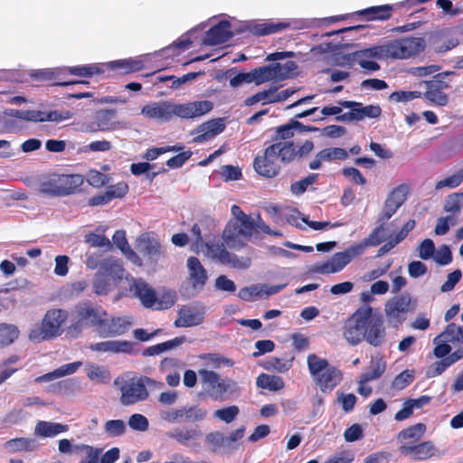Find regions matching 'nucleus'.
Wrapping results in <instances>:
<instances>
[{
  "label": "nucleus",
  "mask_w": 463,
  "mask_h": 463,
  "mask_svg": "<svg viewBox=\"0 0 463 463\" xmlns=\"http://www.w3.org/2000/svg\"><path fill=\"white\" fill-rule=\"evenodd\" d=\"M313 149L311 140H306L301 146H296L293 141L275 142L265 148L263 156L254 158L253 167L260 175L274 178L280 172V162L291 163L307 156Z\"/></svg>",
  "instance_id": "nucleus-1"
},
{
  "label": "nucleus",
  "mask_w": 463,
  "mask_h": 463,
  "mask_svg": "<svg viewBox=\"0 0 463 463\" xmlns=\"http://www.w3.org/2000/svg\"><path fill=\"white\" fill-rule=\"evenodd\" d=\"M343 335L353 345L366 340L373 346H380L385 338L383 319L373 314L370 306L361 307L345 320Z\"/></svg>",
  "instance_id": "nucleus-2"
},
{
  "label": "nucleus",
  "mask_w": 463,
  "mask_h": 463,
  "mask_svg": "<svg viewBox=\"0 0 463 463\" xmlns=\"http://www.w3.org/2000/svg\"><path fill=\"white\" fill-rule=\"evenodd\" d=\"M232 218L226 224L223 232V241L229 248H242L250 240L253 232L260 228L261 232L271 234V230L263 222L259 224L247 215L240 206L234 204L231 208Z\"/></svg>",
  "instance_id": "nucleus-3"
},
{
  "label": "nucleus",
  "mask_w": 463,
  "mask_h": 463,
  "mask_svg": "<svg viewBox=\"0 0 463 463\" xmlns=\"http://www.w3.org/2000/svg\"><path fill=\"white\" fill-rule=\"evenodd\" d=\"M213 108V104L210 100H199L184 104L159 101L145 105L141 113L148 118L169 121L174 116L182 118H198L210 112Z\"/></svg>",
  "instance_id": "nucleus-4"
},
{
  "label": "nucleus",
  "mask_w": 463,
  "mask_h": 463,
  "mask_svg": "<svg viewBox=\"0 0 463 463\" xmlns=\"http://www.w3.org/2000/svg\"><path fill=\"white\" fill-rule=\"evenodd\" d=\"M71 316L72 323L68 327V333L73 337H78L87 328H93L97 333L102 318L109 315L102 306L90 300H82L73 307Z\"/></svg>",
  "instance_id": "nucleus-5"
},
{
  "label": "nucleus",
  "mask_w": 463,
  "mask_h": 463,
  "mask_svg": "<svg viewBox=\"0 0 463 463\" xmlns=\"http://www.w3.org/2000/svg\"><path fill=\"white\" fill-rule=\"evenodd\" d=\"M198 374L204 395L213 401L225 402L239 392L238 383L232 378L207 369H200Z\"/></svg>",
  "instance_id": "nucleus-6"
},
{
  "label": "nucleus",
  "mask_w": 463,
  "mask_h": 463,
  "mask_svg": "<svg viewBox=\"0 0 463 463\" xmlns=\"http://www.w3.org/2000/svg\"><path fill=\"white\" fill-rule=\"evenodd\" d=\"M83 182V176L79 174L52 173L40 183L39 192L51 197L67 196L79 191Z\"/></svg>",
  "instance_id": "nucleus-7"
},
{
  "label": "nucleus",
  "mask_w": 463,
  "mask_h": 463,
  "mask_svg": "<svg viewBox=\"0 0 463 463\" xmlns=\"http://www.w3.org/2000/svg\"><path fill=\"white\" fill-rule=\"evenodd\" d=\"M155 383L156 381L147 376L122 380L119 387L121 393L119 398L120 403L128 406L146 401L149 395L146 386H151Z\"/></svg>",
  "instance_id": "nucleus-8"
},
{
  "label": "nucleus",
  "mask_w": 463,
  "mask_h": 463,
  "mask_svg": "<svg viewBox=\"0 0 463 463\" xmlns=\"http://www.w3.org/2000/svg\"><path fill=\"white\" fill-rule=\"evenodd\" d=\"M68 312L64 309H52L45 314L41 326L31 330V340H47L60 335L61 326L68 318Z\"/></svg>",
  "instance_id": "nucleus-9"
},
{
  "label": "nucleus",
  "mask_w": 463,
  "mask_h": 463,
  "mask_svg": "<svg viewBox=\"0 0 463 463\" xmlns=\"http://www.w3.org/2000/svg\"><path fill=\"white\" fill-rule=\"evenodd\" d=\"M415 300L408 292L396 295L385 304L384 313L387 321L394 327L400 326L407 318V314L414 309Z\"/></svg>",
  "instance_id": "nucleus-10"
},
{
  "label": "nucleus",
  "mask_w": 463,
  "mask_h": 463,
  "mask_svg": "<svg viewBox=\"0 0 463 463\" xmlns=\"http://www.w3.org/2000/svg\"><path fill=\"white\" fill-rule=\"evenodd\" d=\"M130 291H132L134 296L139 298L141 304L147 308L159 310L168 308L175 304L174 296L167 294L163 296L165 301L159 299L156 297L155 289L143 279L134 280L133 284L130 286Z\"/></svg>",
  "instance_id": "nucleus-11"
},
{
  "label": "nucleus",
  "mask_w": 463,
  "mask_h": 463,
  "mask_svg": "<svg viewBox=\"0 0 463 463\" xmlns=\"http://www.w3.org/2000/svg\"><path fill=\"white\" fill-rule=\"evenodd\" d=\"M392 60H405L422 52L426 42L422 37H403L392 41Z\"/></svg>",
  "instance_id": "nucleus-12"
},
{
  "label": "nucleus",
  "mask_w": 463,
  "mask_h": 463,
  "mask_svg": "<svg viewBox=\"0 0 463 463\" xmlns=\"http://www.w3.org/2000/svg\"><path fill=\"white\" fill-rule=\"evenodd\" d=\"M137 250L149 261L156 264L165 258V250L158 239L151 237L147 232L140 234L136 241Z\"/></svg>",
  "instance_id": "nucleus-13"
},
{
  "label": "nucleus",
  "mask_w": 463,
  "mask_h": 463,
  "mask_svg": "<svg viewBox=\"0 0 463 463\" xmlns=\"http://www.w3.org/2000/svg\"><path fill=\"white\" fill-rule=\"evenodd\" d=\"M278 86H270L267 90H263L255 93L252 96L248 97L244 100V105L250 107L258 102H262V105L279 103L286 100L290 96H292L295 92H297L296 89H286L281 91H278Z\"/></svg>",
  "instance_id": "nucleus-14"
},
{
  "label": "nucleus",
  "mask_w": 463,
  "mask_h": 463,
  "mask_svg": "<svg viewBox=\"0 0 463 463\" xmlns=\"http://www.w3.org/2000/svg\"><path fill=\"white\" fill-rule=\"evenodd\" d=\"M131 326L132 319L129 317H105L97 334L103 338L120 336L128 332Z\"/></svg>",
  "instance_id": "nucleus-15"
},
{
  "label": "nucleus",
  "mask_w": 463,
  "mask_h": 463,
  "mask_svg": "<svg viewBox=\"0 0 463 463\" xmlns=\"http://www.w3.org/2000/svg\"><path fill=\"white\" fill-rule=\"evenodd\" d=\"M427 90L422 96L431 105L446 106L449 102V97L443 92V90L449 88V84L443 80L442 73L434 76L433 80L426 81Z\"/></svg>",
  "instance_id": "nucleus-16"
},
{
  "label": "nucleus",
  "mask_w": 463,
  "mask_h": 463,
  "mask_svg": "<svg viewBox=\"0 0 463 463\" xmlns=\"http://www.w3.org/2000/svg\"><path fill=\"white\" fill-rule=\"evenodd\" d=\"M206 255L212 260H217L222 264H231L234 268H246L241 265L236 255L230 253L223 242L208 241L204 243Z\"/></svg>",
  "instance_id": "nucleus-17"
},
{
  "label": "nucleus",
  "mask_w": 463,
  "mask_h": 463,
  "mask_svg": "<svg viewBox=\"0 0 463 463\" xmlns=\"http://www.w3.org/2000/svg\"><path fill=\"white\" fill-rule=\"evenodd\" d=\"M352 246L344 251L335 253L330 260L317 266V270L324 274H331L341 271L351 260L357 257Z\"/></svg>",
  "instance_id": "nucleus-18"
},
{
  "label": "nucleus",
  "mask_w": 463,
  "mask_h": 463,
  "mask_svg": "<svg viewBox=\"0 0 463 463\" xmlns=\"http://www.w3.org/2000/svg\"><path fill=\"white\" fill-rule=\"evenodd\" d=\"M205 309L203 306H184L178 311V318L174 325L176 327H190L202 324Z\"/></svg>",
  "instance_id": "nucleus-19"
},
{
  "label": "nucleus",
  "mask_w": 463,
  "mask_h": 463,
  "mask_svg": "<svg viewBox=\"0 0 463 463\" xmlns=\"http://www.w3.org/2000/svg\"><path fill=\"white\" fill-rule=\"evenodd\" d=\"M187 280L193 289L201 291L208 280V273L198 258L191 256L187 260Z\"/></svg>",
  "instance_id": "nucleus-20"
},
{
  "label": "nucleus",
  "mask_w": 463,
  "mask_h": 463,
  "mask_svg": "<svg viewBox=\"0 0 463 463\" xmlns=\"http://www.w3.org/2000/svg\"><path fill=\"white\" fill-rule=\"evenodd\" d=\"M31 76L39 81H53L54 86H69L73 84H89L86 80H67L63 68L45 69L33 71Z\"/></svg>",
  "instance_id": "nucleus-21"
},
{
  "label": "nucleus",
  "mask_w": 463,
  "mask_h": 463,
  "mask_svg": "<svg viewBox=\"0 0 463 463\" xmlns=\"http://www.w3.org/2000/svg\"><path fill=\"white\" fill-rule=\"evenodd\" d=\"M232 24L228 20H222L212 26L207 32L203 43L209 46H215L227 43L232 38Z\"/></svg>",
  "instance_id": "nucleus-22"
},
{
  "label": "nucleus",
  "mask_w": 463,
  "mask_h": 463,
  "mask_svg": "<svg viewBox=\"0 0 463 463\" xmlns=\"http://www.w3.org/2000/svg\"><path fill=\"white\" fill-rule=\"evenodd\" d=\"M135 343L128 340H107L90 344L89 348L97 353L132 354Z\"/></svg>",
  "instance_id": "nucleus-23"
},
{
  "label": "nucleus",
  "mask_w": 463,
  "mask_h": 463,
  "mask_svg": "<svg viewBox=\"0 0 463 463\" xmlns=\"http://www.w3.org/2000/svg\"><path fill=\"white\" fill-rule=\"evenodd\" d=\"M402 455L410 456L415 460H424L432 457L436 452V448L432 441H423L419 444H402L400 447Z\"/></svg>",
  "instance_id": "nucleus-24"
},
{
  "label": "nucleus",
  "mask_w": 463,
  "mask_h": 463,
  "mask_svg": "<svg viewBox=\"0 0 463 463\" xmlns=\"http://www.w3.org/2000/svg\"><path fill=\"white\" fill-rule=\"evenodd\" d=\"M224 128L225 124L222 118L211 119L196 128L197 136L194 137L193 141L196 143L209 141L222 133Z\"/></svg>",
  "instance_id": "nucleus-25"
},
{
  "label": "nucleus",
  "mask_w": 463,
  "mask_h": 463,
  "mask_svg": "<svg viewBox=\"0 0 463 463\" xmlns=\"http://www.w3.org/2000/svg\"><path fill=\"white\" fill-rule=\"evenodd\" d=\"M104 65V73L109 71H117L119 74H129L139 71L144 68V62L137 58H128L112 61Z\"/></svg>",
  "instance_id": "nucleus-26"
},
{
  "label": "nucleus",
  "mask_w": 463,
  "mask_h": 463,
  "mask_svg": "<svg viewBox=\"0 0 463 463\" xmlns=\"http://www.w3.org/2000/svg\"><path fill=\"white\" fill-rule=\"evenodd\" d=\"M295 22H273L269 21L260 24H255L250 28L251 33L257 36L269 35L287 29H296Z\"/></svg>",
  "instance_id": "nucleus-27"
},
{
  "label": "nucleus",
  "mask_w": 463,
  "mask_h": 463,
  "mask_svg": "<svg viewBox=\"0 0 463 463\" xmlns=\"http://www.w3.org/2000/svg\"><path fill=\"white\" fill-rule=\"evenodd\" d=\"M342 373L334 366H329L317 376V383L323 392H331L341 381Z\"/></svg>",
  "instance_id": "nucleus-28"
},
{
  "label": "nucleus",
  "mask_w": 463,
  "mask_h": 463,
  "mask_svg": "<svg viewBox=\"0 0 463 463\" xmlns=\"http://www.w3.org/2000/svg\"><path fill=\"white\" fill-rule=\"evenodd\" d=\"M378 225L373 230V232L369 234L368 237L364 238L361 242L351 245L354 249V254L357 256L362 255L366 247L369 246H378L383 240L384 237V224L382 222H377Z\"/></svg>",
  "instance_id": "nucleus-29"
},
{
  "label": "nucleus",
  "mask_w": 463,
  "mask_h": 463,
  "mask_svg": "<svg viewBox=\"0 0 463 463\" xmlns=\"http://www.w3.org/2000/svg\"><path fill=\"white\" fill-rule=\"evenodd\" d=\"M393 6L383 5L371 6L356 12L359 16H364L366 21H386L392 15Z\"/></svg>",
  "instance_id": "nucleus-30"
},
{
  "label": "nucleus",
  "mask_w": 463,
  "mask_h": 463,
  "mask_svg": "<svg viewBox=\"0 0 463 463\" xmlns=\"http://www.w3.org/2000/svg\"><path fill=\"white\" fill-rule=\"evenodd\" d=\"M65 76L67 74L82 77L91 78L95 75H100L104 73L103 63H90L78 66L64 67Z\"/></svg>",
  "instance_id": "nucleus-31"
},
{
  "label": "nucleus",
  "mask_w": 463,
  "mask_h": 463,
  "mask_svg": "<svg viewBox=\"0 0 463 463\" xmlns=\"http://www.w3.org/2000/svg\"><path fill=\"white\" fill-rule=\"evenodd\" d=\"M68 430L69 427L66 424L40 420L35 426L34 434L43 438H52L66 432Z\"/></svg>",
  "instance_id": "nucleus-32"
},
{
  "label": "nucleus",
  "mask_w": 463,
  "mask_h": 463,
  "mask_svg": "<svg viewBox=\"0 0 463 463\" xmlns=\"http://www.w3.org/2000/svg\"><path fill=\"white\" fill-rule=\"evenodd\" d=\"M386 369V364L381 356H373L370 361L368 371L362 373L359 383L364 384L373 380L379 379Z\"/></svg>",
  "instance_id": "nucleus-33"
},
{
  "label": "nucleus",
  "mask_w": 463,
  "mask_h": 463,
  "mask_svg": "<svg viewBox=\"0 0 463 463\" xmlns=\"http://www.w3.org/2000/svg\"><path fill=\"white\" fill-rule=\"evenodd\" d=\"M64 118L58 110H37L28 109L24 110V121L29 122H46V121H61Z\"/></svg>",
  "instance_id": "nucleus-34"
},
{
  "label": "nucleus",
  "mask_w": 463,
  "mask_h": 463,
  "mask_svg": "<svg viewBox=\"0 0 463 463\" xmlns=\"http://www.w3.org/2000/svg\"><path fill=\"white\" fill-rule=\"evenodd\" d=\"M81 365L80 362H74L63 364L60 366L59 368L55 369L52 372L47 373L43 375L38 376L35 378V383H43V382H50L54 379H58L61 377H63L65 375L72 374L74 373L78 368Z\"/></svg>",
  "instance_id": "nucleus-35"
},
{
  "label": "nucleus",
  "mask_w": 463,
  "mask_h": 463,
  "mask_svg": "<svg viewBox=\"0 0 463 463\" xmlns=\"http://www.w3.org/2000/svg\"><path fill=\"white\" fill-rule=\"evenodd\" d=\"M4 448L11 453L33 451L36 449V441L30 438H14L5 441Z\"/></svg>",
  "instance_id": "nucleus-36"
},
{
  "label": "nucleus",
  "mask_w": 463,
  "mask_h": 463,
  "mask_svg": "<svg viewBox=\"0 0 463 463\" xmlns=\"http://www.w3.org/2000/svg\"><path fill=\"white\" fill-rule=\"evenodd\" d=\"M114 244L129 259L138 265H141V260L137 254L130 248L128 240L126 238V232L123 230H118L112 236Z\"/></svg>",
  "instance_id": "nucleus-37"
},
{
  "label": "nucleus",
  "mask_w": 463,
  "mask_h": 463,
  "mask_svg": "<svg viewBox=\"0 0 463 463\" xmlns=\"http://www.w3.org/2000/svg\"><path fill=\"white\" fill-rule=\"evenodd\" d=\"M99 271L107 278L111 277L114 279H122L124 276L122 262L115 259H107L102 261Z\"/></svg>",
  "instance_id": "nucleus-38"
},
{
  "label": "nucleus",
  "mask_w": 463,
  "mask_h": 463,
  "mask_svg": "<svg viewBox=\"0 0 463 463\" xmlns=\"http://www.w3.org/2000/svg\"><path fill=\"white\" fill-rule=\"evenodd\" d=\"M426 431V425L424 423H416L411 425L398 433V439L402 442L403 440H410L408 444L414 445Z\"/></svg>",
  "instance_id": "nucleus-39"
},
{
  "label": "nucleus",
  "mask_w": 463,
  "mask_h": 463,
  "mask_svg": "<svg viewBox=\"0 0 463 463\" xmlns=\"http://www.w3.org/2000/svg\"><path fill=\"white\" fill-rule=\"evenodd\" d=\"M256 385L259 388L266 389L272 392L280 391L285 384L280 376L260 373L256 380Z\"/></svg>",
  "instance_id": "nucleus-40"
},
{
  "label": "nucleus",
  "mask_w": 463,
  "mask_h": 463,
  "mask_svg": "<svg viewBox=\"0 0 463 463\" xmlns=\"http://www.w3.org/2000/svg\"><path fill=\"white\" fill-rule=\"evenodd\" d=\"M19 329L12 324H0V348L10 345L19 337Z\"/></svg>",
  "instance_id": "nucleus-41"
},
{
  "label": "nucleus",
  "mask_w": 463,
  "mask_h": 463,
  "mask_svg": "<svg viewBox=\"0 0 463 463\" xmlns=\"http://www.w3.org/2000/svg\"><path fill=\"white\" fill-rule=\"evenodd\" d=\"M443 337L448 343L454 345L463 344V327L458 326L455 323H450L446 326L445 331L434 339V342L439 338Z\"/></svg>",
  "instance_id": "nucleus-42"
},
{
  "label": "nucleus",
  "mask_w": 463,
  "mask_h": 463,
  "mask_svg": "<svg viewBox=\"0 0 463 463\" xmlns=\"http://www.w3.org/2000/svg\"><path fill=\"white\" fill-rule=\"evenodd\" d=\"M299 126H302L301 122L291 119L288 124L281 125L276 128L275 136L272 137V140L274 143L289 141L288 139L294 136V129Z\"/></svg>",
  "instance_id": "nucleus-43"
},
{
  "label": "nucleus",
  "mask_w": 463,
  "mask_h": 463,
  "mask_svg": "<svg viewBox=\"0 0 463 463\" xmlns=\"http://www.w3.org/2000/svg\"><path fill=\"white\" fill-rule=\"evenodd\" d=\"M253 82L256 85L268 82L276 79V72L274 71L273 65H265L251 70Z\"/></svg>",
  "instance_id": "nucleus-44"
},
{
  "label": "nucleus",
  "mask_w": 463,
  "mask_h": 463,
  "mask_svg": "<svg viewBox=\"0 0 463 463\" xmlns=\"http://www.w3.org/2000/svg\"><path fill=\"white\" fill-rule=\"evenodd\" d=\"M74 449L75 453L85 452L87 455V457L81 459L79 463H99V459L102 453V449L93 448L87 444L76 445Z\"/></svg>",
  "instance_id": "nucleus-45"
},
{
  "label": "nucleus",
  "mask_w": 463,
  "mask_h": 463,
  "mask_svg": "<svg viewBox=\"0 0 463 463\" xmlns=\"http://www.w3.org/2000/svg\"><path fill=\"white\" fill-rule=\"evenodd\" d=\"M319 157L326 161L340 160L344 161L348 157V153L341 147H329L319 151Z\"/></svg>",
  "instance_id": "nucleus-46"
},
{
  "label": "nucleus",
  "mask_w": 463,
  "mask_h": 463,
  "mask_svg": "<svg viewBox=\"0 0 463 463\" xmlns=\"http://www.w3.org/2000/svg\"><path fill=\"white\" fill-rule=\"evenodd\" d=\"M92 288L97 296L107 295L111 289L109 279L99 271L93 279Z\"/></svg>",
  "instance_id": "nucleus-47"
},
{
  "label": "nucleus",
  "mask_w": 463,
  "mask_h": 463,
  "mask_svg": "<svg viewBox=\"0 0 463 463\" xmlns=\"http://www.w3.org/2000/svg\"><path fill=\"white\" fill-rule=\"evenodd\" d=\"M307 366L312 375L318 376L329 367V364L327 360L319 358L317 355L311 354L307 356Z\"/></svg>",
  "instance_id": "nucleus-48"
},
{
  "label": "nucleus",
  "mask_w": 463,
  "mask_h": 463,
  "mask_svg": "<svg viewBox=\"0 0 463 463\" xmlns=\"http://www.w3.org/2000/svg\"><path fill=\"white\" fill-rule=\"evenodd\" d=\"M317 174H310L307 176L300 179L299 181L292 183L290 185L291 193L296 195H300L304 194L307 191V187L317 181Z\"/></svg>",
  "instance_id": "nucleus-49"
},
{
  "label": "nucleus",
  "mask_w": 463,
  "mask_h": 463,
  "mask_svg": "<svg viewBox=\"0 0 463 463\" xmlns=\"http://www.w3.org/2000/svg\"><path fill=\"white\" fill-rule=\"evenodd\" d=\"M345 60L347 62H356L361 68L370 71H376L380 70V65L376 61H370L368 60V57L365 56H355L354 52L345 56Z\"/></svg>",
  "instance_id": "nucleus-50"
},
{
  "label": "nucleus",
  "mask_w": 463,
  "mask_h": 463,
  "mask_svg": "<svg viewBox=\"0 0 463 463\" xmlns=\"http://www.w3.org/2000/svg\"><path fill=\"white\" fill-rule=\"evenodd\" d=\"M409 190L410 188L407 184H400L388 194L386 199L392 201V203L397 204L398 207H401L406 201Z\"/></svg>",
  "instance_id": "nucleus-51"
},
{
  "label": "nucleus",
  "mask_w": 463,
  "mask_h": 463,
  "mask_svg": "<svg viewBox=\"0 0 463 463\" xmlns=\"http://www.w3.org/2000/svg\"><path fill=\"white\" fill-rule=\"evenodd\" d=\"M463 182V169H459L454 175L448 176L436 183L435 188L437 190L444 187L456 188Z\"/></svg>",
  "instance_id": "nucleus-52"
},
{
  "label": "nucleus",
  "mask_w": 463,
  "mask_h": 463,
  "mask_svg": "<svg viewBox=\"0 0 463 463\" xmlns=\"http://www.w3.org/2000/svg\"><path fill=\"white\" fill-rule=\"evenodd\" d=\"M422 97V93L417 90H396L391 93L389 99L394 102H408Z\"/></svg>",
  "instance_id": "nucleus-53"
},
{
  "label": "nucleus",
  "mask_w": 463,
  "mask_h": 463,
  "mask_svg": "<svg viewBox=\"0 0 463 463\" xmlns=\"http://www.w3.org/2000/svg\"><path fill=\"white\" fill-rule=\"evenodd\" d=\"M240 413V409L236 405H231L225 408L216 410L214 416L225 423L232 422Z\"/></svg>",
  "instance_id": "nucleus-54"
},
{
  "label": "nucleus",
  "mask_w": 463,
  "mask_h": 463,
  "mask_svg": "<svg viewBox=\"0 0 463 463\" xmlns=\"http://www.w3.org/2000/svg\"><path fill=\"white\" fill-rule=\"evenodd\" d=\"M273 69L276 72V79H287L297 70L298 65L293 61H288L284 64L281 63H273Z\"/></svg>",
  "instance_id": "nucleus-55"
},
{
  "label": "nucleus",
  "mask_w": 463,
  "mask_h": 463,
  "mask_svg": "<svg viewBox=\"0 0 463 463\" xmlns=\"http://www.w3.org/2000/svg\"><path fill=\"white\" fill-rule=\"evenodd\" d=\"M205 441L211 446L213 451L227 447L226 436L219 431L208 433L205 437Z\"/></svg>",
  "instance_id": "nucleus-56"
},
{
  "label": "nucleus",
  "mask_w": 463,
  "mask_h": 463,
  "mask_svg": "<svg viewBox=\"0 0 463 463\" xmlns=\"http://www.w3.org/2000/svg\"><path fill=\"white\" fill-rule=\"evenodd\" d=\"M104 430L110 437H118L126 431V425L122 420H109L105 423Z\"/></svg>",
  "instance_id": "nucleus-57"
},
{
  "label": "nucleus",
  "mask_w": 463,
  "mask_h": 463,
  "mask_svg": "<svg viewBox=\"0 0 463 463\" xmlns=\"http://www.w3.org/2000/svg\"><path fill=\"white\" fill-rule=\"evenodd\" d=\"M182 149V146H167L162 147H152L148 148L143 156V158L147 161H153L156 159L159 156L166 153V152H177Z\"/></svg>",
  "instance_id": "nucleus-58"
},
{
  "label": "nucleus",
  "mask_w": 463,
  "mask_h": 463,
  "mask_svg": "<svg viewBox=\"0 0 463 463\" xmlns=\"http://www.w3.org/2000/svg\"><path fill=\"white\" fill-rule=\"evenodd\" d=\"M115 110L106 109L98 112L96 116V122L100 130L109 129L112 125V119L115 117Z\"/></svg>",
  "instance_id": "nucleus-59"
},
{
  "label": "nucleus",
  "mask_w": 463,
  "mask_h": 463,
  "mask_svg": "<svg viewBox=\"0 0 463 463\" xmlns=\"http://www.w3.org/2000/svg\"><path fill=\"white\" fill-rule=\"evenodd\" d=\"M463 199V194H454L447 197L444 203V211L452 214H457L460 212V201Z\"/></svg>",
  "instance_id": "nucleus-60"
},
{
  "label": "nucleus",
  "mask_w": 463,
  "mask_h": 463,
  "mask_svg": "<svg viewBox=\"0 0 463 463\" xmlns=\"http://www.w3.org/2000/svg\"><path fill=\"white\" fill-rule=\"evenodd\" d=\"M207 415V411L199 406L184 408V420L190 422L203 420Z\"/></svg>",
  "instance_id": "nucleus-61"
},
{
  "label": "nucleus",
  "mask_w": 463,
  "mask_h": 463,
  "mask_svg": "<svg viewBox=\"0 0 463 463\" xmlns=\"http://www.w3.org/2000/svg\"><path fill=\"white\" fill-rule=\"evenodd\" d=\"M107 193L110 200L121 199L128 193V185L125 182H119L107 187Z\"/></svg>",
  "instance_id": "nucleus-62"
},
{
  "label": "nucleus",
  "mask_w": 463,
  "mask_h": 463,
  "mask_svg": "<svg viewBox=\"0 0 463 463\" xmlns=\"http://www.w3.org/2000/svg\"><path fill=\"white\" fill-rule=\"evenodd\" d=\"M303 219H307V217L303 216V214L297 209V208H290L288 210V212L285 213V220L286 222L295 226L298 229L304 230L305 228L302 226Z\"/></svg>",
  "instance_id": "nucleus-63"
},
{
  "label": "nucleus",
  "mask_w": 463,
  "mask_h": 463,
  "mask_svg": "<svg viewBox=\"0 0 463 463\" xmlns=\"http://www.w3.org/2000/svg\"><path fill=\"white\" fill-rule=\"evenodd\" d=\"M88 183L94 187H101L109 184V177L97 170H91L87 176Z\"/></svg>",
  "instance_id": "nucleus-64"
}]
</instances>
